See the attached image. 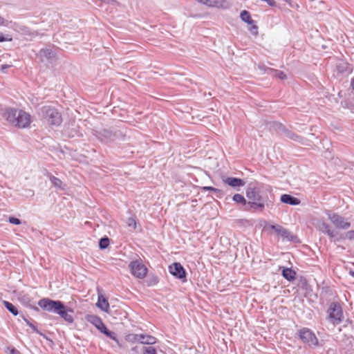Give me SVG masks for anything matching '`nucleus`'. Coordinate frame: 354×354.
<instances>
[{
	"label": "nucleus",
	"mask_w": 354,
	"mask_h": 354,
	"mask_svg": "<svg viewBox=\"0 0 354 354\" xmlns=\"http://www.w3.org/2000/svg\"><path fill=\"white\" fill-rule=\"evenodd\" d=\"M10 66V65H8V64H3V65H1V71L3 72L5 71L6 69L8 68Z\"/></svg>",
	"instance_id": "nucleus-48"
},
{
	"label": "nucleus",
	"mask_w": 354,
	"mask_h": 354,
	"mask_svg": "<svg viewBox=\"0 0 354 354\" xmlns=\"http://www.w3.org/2000/svg\"><path fill=\"white\" fill-rule=\"evenodd\" d=\"M336 69L339 73L349 75L353 72V66L346 61L340 60L336 64Z\"/></svg>",
	"instance_id": "nucleus-13"
},
{
	"label": "nucleus",
	"mask_w": 354,
	"mask_h": 354,
	"mask_svg": "<svg viewBox=\"0 0 354 354\" xmlns=\"http://www.w3.org/2000/svg\"><path fill=\"white\" fill-rule=\"evenodd\" d=\"M114 342H115V343L118 345L119 347H122V345L120 344L118 337L116 336V340H113Z\"/></svg>",
	"instance_id": "nucleus-50"
},
{
	"label": "nucleus",
	"mask_w": 354,
	"mask_h": 354,
	"mask_svg": "<svg viewBox=\"0 0 354 354\" xmlns=\"http://www.w3.org/2000/svg\"><path fill=\"white\" fill-rule=\"evenodd\" d=\"M344 239V237L342 235H341V236H339V238H337V239H335V241H339L340 239Z\"/></svg>",
	"instance_id": "nucleus-55"
},
{
	"label": "nucleus",
	"mask_w": 354,
	"mask_h": 354,
	"mask_svg": "<svg viewBox=\"0 0 354 354\" xmlns=\"http://www.w3.org/2000/svg\"><path fill=\"white\" fill-rule=\"evenodd\" d=\"M282 276L288 281H292L296 278V272L292 268H286L282 270Z\"/></svg>",
	"instance_id": "nucleus-25"
},
{
	"label": "nucleus",
	"mask_w": 354,
	"mask_h": 354,
	"mask_svg": "<svg viewBox=\"0 0 354 354\" xmlns=\"http://www.w3.org/2000/svg\"><path fill=\"white\" fill-rule=\"evenodd\" d=\"M348 273L351 277H354V270H350Z\"/></svg>",
	"instance_id": "nucleus-54"
},
{
	"label": "nucleus",
	"mask_w": 354,
	"mask_h": 354,
	"mask_svg": "<svg viewBox=\"0 0 354 354\" xmlns=\"http://www.w3.org/2000/svg\"><path fill=\"white\" fill-rule=\"evenodd\" d=\"M12 40V37L10 35H3L2 32H0V42L3 41H11Z\"/></svg>",
	"instance_id": "nucleus-36"
},
{
	"label": "nucleus",
	"mask_w": 354,
	"mask_h": 354,
	"mask_svg": "<svg viewBox=\"0 0 354 354\" xmlns=\"http://www.w3.org/2000/svg\"><path fill=\"white\" fill-rule=\"evenodd\" d=\"M346 237L349 240H354V230H350L346 232Z\"/></svg>",
	"instance_id": "nucleus-42"
},
{
	"label": "nucleus",
	"mask_w": 354,
	"mask_h": 354,
	"mask_svg": "<svg viewBox=\"0 0 354 354\" xmlns=\"http://www.w3.org/2000/svg\"><path fill=\"white\" fill-rule=\"evenodd\" d=\"M281 227V225H270V228L274 230L277 234L279 232Z\"/></svg>",
	"instance_id": "nucleus-41"
},
{
	"label": "nucleus",
	"mask_w": 354,
	"mask_h": 354,
	"mask_svg": "<svg viewBox=\"0 0 354 354\" xmlns=\"http://www.w3.org/2000/svg\"><path fill=\"white\" fill-rule=\"evenodd\" d=\"M142 351L143 354H157L156 348L153 346H144Z\"/></svg>",
	"instance_id": "nucleus-35"
},
{
	"label": "nucleus",
	"mask_w": 354,
	"mask_h": 354,
	"mask_svg": "<svg viewBox=\"0 0 354 354\" xmlns=\"http://www.w3.org/2000/svg\"><path fill=\"white\" fill-rule=\"evenodd\" d=\"M198 2L209 7L226 8L228 3L225 0H196Z\"/></svg>",
	"instance_id": "nucleus-15"
},
{
	"label": "nucleus",
	"mask_w": 354,
	"mask_h": 354,
	"mask_svg": "<svg viewBox=\"0 0 354 354\" xmlns=\"http://www.w3.org/2000/svg\"><path fill=\"white\" fill-rule=\"evenodd\" d=\"M232 200L237 203H241L243 205L248 204L246 199L244 198L243 195L240 194H235L232 197Z\"/></svg>",
	"instance_id": "nucleus-31"
},
{
	"label": "nucleus",
	"mask_w": 354,
	"mask_h": 354,
	"mask_svg": "<svg viewBox=\"0 0 354 354\" xmlns=\"http://www.w3.org/2000/svg\"><path fill=\"white\" fill-rule=\"evenodd\" d=\"M68 136L70 137H80V136H82V134L79 132V131L75 128V129H71V131L70 132H68Z\"/></svg>",
	"instance_id": "nucleus-37"
},
{
	"label": "nucleus",
	"mask_w": 354,
	"mask_h": 354,
	"mask_svg": "<svg viewBox=\"0 0 354 354\" xmlns=\"http://www.w3.org/2000/svg\"><path fill=\"white\" fill-rule=\"evenodd\" d=\"M2 116L12 125L24 129L29 127L31 116L21 109L6 108L2 113Z\"/></svg>",
	"instance_id": "nucleus-1"
},
{
	"label": "nucleus",
	"mask_w": 354,
	"mask_h": 354,
	"mask_svg": "<svg viewBox=\"0 0 354 354\" xmlns=\"http://www.w3.org/2000/svg\"><path fill=\"white\" fill-rule=\"evenodd\" d=\"M317 229L324 234H327L330 238H335L337 233L332 230L330 225L324 221H319L317 226Z\"/></svg>",
	"instance_id": "nucleus-16"
},
{
	"label": "nucleus",
	"mask_w": 354,
	"mask_h": 354,
	"mask_svg": "<svg viewBox=\"0 0 354 354\" xmlns=\"http://www.w3.org/2000/svg\"><path fill=\"white\" fill-rule=\"evenodd\" d=\"M61 301L52 300L48 298H43L38 301L39 306L48 312H55L60 304Z\"/></svg>",
	"instance_id": "nucleus-10"
},
{
	"label": "nucleus",
	"mask_w": 354,
	"mask_h": 354,
	"mask_svg": "<svg viewBox=\"0 0 354 354\" xmlns=\"http://www.w3.org/2000/svg\"><path fill=\"white\" fill-rule=\"evenodd\" d=\"M283 1L286 2V3H289L290 1V0H283Z\"/></svg>",
	"instance_id": "nucleus-56"
},
{
	"label": "nucleus",
	"mask_w": 354,
	"mask_h": 354,
	"mask_svg": "<svg viewBox=\"0 0 354 354\" xmlns=\"http://www.w3.org/2000/svg\"><path fill=\"white\" fill-rule=\"evenodd\" d=\"M169 271L176 279L186 280V271L180 263L175 262L172 263L169 266Z\"/></svg>",
	"instance_id": "nucleus-11"
},
{
	"label": "nucleus",
	"mask_w": 354,
	"mask_h": 354,
	"mask_svg": "<svg viewBox=\"0 0 354 354\" xmlns=\"http://www.w3.org/2000/svg\"><path fill=\"white\" fill-rule=\"evenodd\" d=\"M46 176L48 178L50 183L53 185V186L60 190H64L66 188V185L63 183V182L58 178L54 176L50 173L47 172Z\"/></svg>",
	"instance_id": "nucleus-19"
},
{
	"label": "nucleus",
	"mask_w": 354,
	"mask_h": 354,
	"mask_svg": "<svg viewBox=\"0 0 354 354\" xmlns=\"http://www.w3.org/2000/svg\"><path fill=\"white\" fill-rule=\"evenodd\" d=\"M284 136L290 140H292L294 141H297L299 142H302V140L304 139L302 137L297 135L296 133L292 132L291 131H290L288 129L287 130V131L286 132Z\"/></svg>",
	"instance_id": "nucleus-29"
},
{
	"label": "nucleus",
	"mask_w": 354,
	"mask_h": 354,
	"mask_svg": "<svg viewBox=\"0 0 354 354\" xmlns=\"http://www.w3.org/2000/svg\"><path fill=\"white\" fill-rule=\"evenodd\" d=\"M131 353L132 354H140V352L138 346L133 347L131 348Z\"/></svg>",
	"instance_id": "nucleus-46"
},
{
	"label": "nucleus",
	"mask_w": 354,
	"mask_h": 354,
	"mask_svg": "<svg viewBox=\"0 0 354 354\" xmlns=\"http://www.w3.org/2000/svg\"><path fill=\"white\" fill-rule=\"evenodd\" d=\"M97 329L100 331L102 333H103L106 337H109L110 339L113 340H116V333L115 332L109 330L106 325L103 323H102Z\"/></svg>",
	"instance_id": "nucleus-21"
},
{
	"label": "nucleus",
	"mask_w": 354,
	"mask_h": 354,
	"mask_svg": "<svg viewBox=\"0 0 354 354\" xmlns=\"http://www.w3.org/2000/svg\"><path fill=\"white\" fill-rule=\"evenodd\" d=\"M326 314L327 320L334 326L341 324L344 319L342 307L337 301H333L329 304Z\"/></svg>",
	"instance_id": "nucleus-3"
},
{
	"label": "nucleus",
	"mask_w": 354,
	"mask_h": 354,
	"mask_svg": "<svg viewBox=\"0 0 354 354\" xmlns=\"http://www.w3.org/2000/svg\"><path fill=\"white\" fill-rule=\"evenodd\" d=\"M280 201L283 203L291 205H297L300 203V200L298 198H296L293 196H291L290 194H282L281 196Z\"/></svg>",
	"instance_id": "nucleus-18"
},
{
	"label": "nucleus",
	"mask_w": 354,
	"mask_h": 354,
	"mask_svg": "<svg viewBox=\"0 0 354 354\" xmlns=\"http://www.w3.org/2000/svg\"><path fill=\"white\" fill-rule=\"evenodd\" d=\"M246 197L249 201H264L261 189L257 186L249 187L246 189Z\"/></svg>",
	"instance_id": "nucleus-12"
},
{
	"label": "nucleus",
	"mask_w": 354,
	"mask_h": 354,
	"mask_svg": "<svg viewBox=\"0 0 354 354\" xmlns=\"http://www.w3.org/2000/svg\"><path fill=\"white\" fill-rule=\"evenodd\" d=\"M10 354H21L20 352L15 348H9Z\"/></svg>",
	"instance_id": "nucleus-45"
},
{
	"label": "nucleus",
	"mask_w": 354,
	"mask_h": 354,
	"mask_svg": "<svg viewBox=\"0 0 354 354\" xmlns=\"http://www.w3.org/2000/svg\"><path fill=\"white\" fill-rule=\"evenodd\" d=\"M86 319L88 322L93 324L96 328L102 324L103 323L102 319L96 315H86Z\"/></svg>",
	"instance_id": "nucleus-23"
},
{
	"label": "nucleus",
	"mask_w": 354,
	"mask_h": 354,
	"mask_svg": "<svg viewBox=\"0 0 354 354\" xmlns=\"http://www.w3.org/2000/svg\"><path fill=\"white\" fill-rule=\"evenodd\" d=\"M131 273L135 277L143 279L147 273V268L143 264L141 259H136L130 262L129 265Z\"/></svg>",
	"instance_id": "nucleus-8"
},
{
	"label": "nucleus",
	"mask_w": 354,
	"mask_h": 354,
	"mask_svg": "<svg viewBox=\"0 0 354 354\" xmlns=\"http://www.w3.org/2000/svg\"><path fill=\"white\" fill-rule=\"evenodd\" d=\"M277 234L289 241H294L297 239V236L291 234L287 229L282 226Z\"/></svg>",
	"instance_id": "nucleus-22"
},
{
	"label": "nucleus",
	"mask_w": 354,
	"mask_h": 354,
	"mask_svg": "<svg viewBox=\"0 0 354 354\" xmlns=\"http://www.w3.org/2000/svg\"><path fill=\"white\" fill-rule=\"evenodd\" d=\"M127 225L128 227H132L133 229L135 230L136 228V226H137V223H136V217H134V216L129 217L127 220Z\"/></svg>",
	"instance_id": "nucleus-34"
},
{
	"label": "nucleus",
	"mask_w": 354,
	"mask_h": 354,
	"mask_svg": "<svg viewBox=\"0 0 354 354\" xmlns=\"http://www.w3.org/2000/svg\"><path fill=\"white\" fill-rule=\"evenodd\" d=\"M252 25V26L250 27V30L253 35H257L258 34V26L257 25H254V24Z\"/></svg>",
	"instance_id": "nucleus-40"
},
{
	"label": "nucleus",
	"mask_w": 354,
	"mask_h": 354,
	"mask_svg": "<svg viewBox=\"0 0 354 354\" xmlns=\"http://www.w3.org/2000/svg\"><path fill=\"white\" fill-rule=\"evenodd\" d=\"M3 304L4 307L13 315L17 316L19 314L18 309L12 303L8 301H3Z\"/></svg>",
	"instance_id": "nucleus-28"
},
{
	"label": "nucleus",
	"mask_w": 354,
	"mask_h": 354,
	"mask_svg": "<svg viewBox=\"0 0 354 354\" xmlns=\"http://www.w3.org/2000/svg\"><path fill=\"white\" fill-rule=\"evenodd\" d=\"M248 206L250 209L253 211H263L265 208V202L264 201H248Z\"/></svg>",
	"instance_id": "nucleus-24"
},
{
	"label": "nucleus",
	"mask_w": 354,
	"mask_h": 354,
	"mask_svg": "<svg viewBox=\"0 0 354 354\" xmlns=\"http://www.w3.org/2000/svg\"><path fill=\"white\" fill-rule=\"evenodd\" d=\"M29 326L32 329V330H33L35 333H37V334H41V333L39 331V330H38V328H37V326H36L35 325H34L32 322H31L30 325H29Z\"/></svg>",
	"instance_id": "nucleus-44"
},
{
	"label": "nucleus",
	"mask_w": 354,
	"mask_h": 354,
	"mask_svg": "<svg viewBox=\"0 0 354 354\" xmlns=\"http://www.w3.org/2000/svg\"><path fill=\"white\" fill-rule=\"evenodd\" d=\"M326 214L328 216V218L336 228L347 230L351 227V223L347 221L341 215L332 212L330 210L326 211Z\"/></svg>",
	"instance_id": "nucleus-7"
},
{
	"label": "nucleus",
	"mask_w": 354,
	"mask_h": 354,
	"mask_svg": "<svg viewBox=\"0 0 354 354\" xmlns=\"http://www.w3.org/2000/svg\"><path fill=\"white\" fill-rule=\"evenodd\" d=\"M97 306L102 310L107 312L109 308V304L108 300L102 296L98 297Z\"/></svg>",
	"instance_id": "nucleus-26"
},
{
	"label": "nucleus",
	"mask_w": 354,
	"mask_h": 354,
	"mask_svg": "<svg viewBox=\"0 0 354 354\" xmlns=\"http://www.w3.org/2000/svg\"><path fill=\"white\" fill-rule=\"evenodd\" d=\"M223 181L225 184L233 188L243 187L245 184L243 180L235 177H224L223 178Z\"/></svg>",
	"instance_id": "nucleus-14"
},
{
	"label": "nucleus",
	"mask_w": 354,
	"mask_h": 354,
	"mask_svg": "<svg viewBox=\"0 0 354 354\" xmlns=\"http://www.w3.org/2000/svg\"><path fill=\"white\" fill-rule=\"evenodd\" d=\"M297 335L304 343L309 346H317L319 344V341L315 334L308 328H301L298 330Z\"/></svg>",
	"instance_id": "nucleus-6"
},
{
	"label": "nucleus",
	"mask_w": 354,
	"mask_h": 354,
	"mask_svg": "<svg viewBox=\"0 0 354 354\" xmlns=\"http://www.w3.org/2000/svg\"><path fill=\"white\" fill-rule=\"evenodd\" d=\"M55 313L59 315L68 324H72L74 322L72 315L73 310L66 307L62 301H61Z\"/></svg>",
	"instance_id": "nucleus-9"
},
{
	"label": "nucleus",
	"mask_w": 354,
	"mask_h": 354,
	"mask_svg": "<svg viewBox=\"0 0 354 354\" xmlns=\"http://www.w3.org/2000/svg\"><path fill=\"white\" fill-rule=\"evenodd\" d=\"M19 301L23 304L24 306L30 308L35 311L38 312L39 310V308L36 306H32L31 304V299L30 297L27 295H23L19 297Z\"/></svg>",
	"instance_id": "nucleus-20"
},
{
	"label": "nucleus",
	"mask_w": 354,
	"mask_h": 354,
	"mask_svg": "<svg viewBox=\"0 0 354 354\" xmlns=\"http://www.w3.org/2000/svg\"><path fill=\"white\" fill-rule=\"evenodd\" d=\"M8 221L11 224L20 225L21 223V220L18 218L11 216L8 218Z\"/></svg>",
	"instance_id": "nucleus-38"
},
{
	"label": "nucleus",
	"mask_w": 354,
	"mask_h": 354,
	"mask_svg": "<svg viewBox=\"0 0 354 354\" xmlns=\"http://www.w3.org/2000/svg\"><path fill=\"white\" fill-rule=\"evenodd\" d=\"M93 135L102 143H109L117 139L121 133L119 131H113L111 129L93 130Z\"/></svg>",
	"instance_id": "nucleus-4"
},
{
	"label": "nucleus",
	"mask_w": 354,
	"mask_h": 354,
	"mask_svg": "<svg viewBox=\"0 0 354 354\" xmlns=\"http://www.w3.org/2000/svg\"><path fill=\"white\" fill-rule=\"evenodd\" d=\"M152 283H151V285H154V284H156L158 282V278L157 277H155L153 279V280H152Z\"/></svg>",
	"instance_id": "nucleus-51"
},
{
	"label": "nucleus",
	"mask_w": 354,
	"mask_h": 354,
	"mask_svg": "<svg viewBox=\"0 0 354 354\" xmlns=\"http://www.w3.org/2000/svg\"><path fill=\"white\" fill-rule=\"evenodd\" d=\"M24 322L26 323L28 326L30 325L31 322L29 319H28L26 317H25L24 315L21 316Z\"/></svg>",
	"instance_id": "nucleus-49"
},
{
	"label": "nucleus",
	"mask_w": 354,
	"mask_h": 354,
	"mask_svg": "<svg viewBox=\"0 0 354 354\" xmlns=\"http://www.w3.org/2000/svg\"><path fill=\"white\" fill-rule=\"evenodd\" d=\"M41 62L52 59L55 57L54 52L50 48H41L38 54Z\"/></svg>",
	"instance_id": "nucleus-17"
},
{
	"label": "nucleus",
	"mask_w": 354,
	"mask_h": 354,
	"mask_svg": "<svg viewBox=\"0 0 354 354\" xmlns=\"http://www.w3.org/2000/svg\"><path fill=\"white\" fill-rule=\"evenodd\" d=\"M214 192L218 198H222L225 195V192L220 189L216 188Z\"/></svg>",
	"instance_id": "nucleus-39"
},
{
	"label": "nucleus",
	"mask_w": 354,
	"mask_h": 354,
	"mask_svg": "<svg viewBox=\"0 0 354 354\" xmlns=\"http://www.w3.org/2000/svg\"><path fill=\"white\" fill-rule=\"evenodd\" d=\"M5 20L3 17L0 16V26L4 25Z\"/></svg>",
	"instance_id": "nucleus-52"
},
{
	"label": "nucleus",
	"mask_w": 354,
	"mask_h": 354,
	"mask_svg": "<svg viewBox=\"0 0 354 354\" xmlns=\"http://www.w3.org/2000/svg\"><path fill=\"white\" fill-rule=\"evenodd\" d=\"M240 18L243 21L248 24L252 25L254 23V21L251 17L250 13L247 10H243L241 12Z\"/></svg>",
	"instance_id": "nucleus-27"
},
{
	"label": "nucleus",
	"mask_w": 354,
	"mask_h": 354,
	"mask_svg": "<svg viewBox=\"0 0 354 354\" xmlns=\"http://www.w3.org/2000/svg\"><path fill=\"white\" fill-rule=\"evenodd\" d=\"M272 128L274 129L279 133L285 135L288 129L280 122H274L272 124Z\"/></svg>",
	"instance_id": "nucleus-30"
},
{
	"label": "nucleus",
	"mask_w": 354,
	"mask_h": 354,
	"mask_svg": "<svg viewBox=\"0 0 354 354\" xmlns=\"http://www.w3.org/2000/svg\"><path fill=\"white\" fill-rule=\"evenodd\" d=\"M39 115L50 125L59 126L62 122L60 113L57 109L51 106H44L41 107Z\"/></svg>",
	"instance_id": "nucleus-2"
},
{
	"label": "nucleus",
	"mask_w": 354,
	"mask_h": 354,
	"mask_svg": "<svg viewBox=\"0 0 354 354\" xmlns=\"http://www.w3.org/2000/svg\"><path fill=\"white\" fill-rule=\"evenodd\" d=\"M351 86L352 89L354 91V77L351 80Z\"/></svg>",
	"instance_id": "nucleus-53"
},
{
	"label": "nucleus",
	"mask_w": 354,
	"mask_h": 354,
	"mask_svg": "<svg viewBox=\"0 0 354 354\" xmlns=\"http://www.w3.org/2000/svg\"><path fill=\"white\" fill-rule=\"evenodd\" d=\"M269 71L272 73V75L274 77H276L280 80H285L287 78V75L281 71L272 69V68H269Z\"/></svg>",
	"instance_id": "nucleus-32"
},
{
	"label": "nucleus",
	"mask_w": 354,
	"mask_h": 354,
	"mask_svg": "<svg viewBox=\"0 0 354 354\" xmlns=\"http://www.w3.org/2000/svg\"><path fill=\"white\" fill-rule=\"evenodd\" d=\"M215 189H216L215 187H212V186H205V187H202V190H203V191L214 192Z\"/></svg>",
	"instance_id": "nucleus-43"
},
{
	"label": "nucleus",
	"mask_w": 354,
	"mask_h": 354,
	"mask_svg": "<svg viewBox=\"0 0 354 354\" xmlns=\"http://www.w3.org/2000/svg\"><path fill=\"white\" fill-rule=\"evenodd\" d=\"M109 239L107 236H104L99 241V248L101 250H105L109 245Z\"/></svg>",
	"instance_id": "nucleus-33"
},
{
	"label": "nucleus",
	"mask_w": 354,
	"mask_h": 354,
	"mask_svg": "<svg viewBox=\"0 0 354 354\" xmlns=\"http://www.w3.org/2000/svg\"><path fill=\"white\" fill-rule=\"evenodd\" d=\"M125 340L130 343H140L142 344H154L156 338L150 335L129 333L125 335Z\"/></svg>",
	"instance_id": "nucleus-5"
},
{
	"label": "nucleus",
	"mask_w": 354,
	"mask_h": 354,
	"mask_svg": "<svg viewBox=\"0 0 354 354\" xmlns=\"http://www.w3.org/2000/svg\"><path fill=\"white\" fill-rule=\"evenodd\" d=\"M249 221L246 219H238L236 221V223H239V224H241V225H243L245 223H248Z\"/></svg>",
	"instance_id": "nucleus-47"
}]
</instances>
